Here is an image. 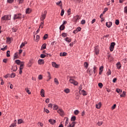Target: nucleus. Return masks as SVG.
<instances>
[{"label":"nucleus","instance_id":"obj_64","mask_svg":"<svg viewBox=\"0 0 127 127\" xmlns=\"http://www.w3.org/2000/svg\"><path fill=\"white\" fill-rule=\"evenodd\" d=\"M124 11L125 12V13L127 14V6H126L124 8Z\"/></svg>","mask_w":127,"mask_h":127},{"label":"nucleus","instance_id":"obj_47","mask_svg":"<svg viewBox=\"0 0 127 127\" xmlns=\"http://www.w3.org/2000/svg\"><path fill=\"white\" fill-rule=\"evenodd\" d=\"M14 1V0H7V2H8V3H12V2Z\"/></svg>","mask_w":127,"mask_h":127},{"label":"nucleus","instance_id":"obj_32","mask_svg":"<svg viewBox=\"0 0 127 127\" xmlns=\"http://www.w3.org/2000/svg\"><path fill=\"white\" fill-rule=\"evenodd\" d=\"M126 96V92L123 91L122 94L120 95V97L122 98H124V97Z\"/></svg>","mask_w":127,"mask_h":127},{"label":"nucleus","instance_id":"obj_31","mask_svg":"<svg viewBox=\"0 0 127 127\" xmlns=\"http://www.w3.org/2000/svg\"><path fill=\"white\" fill-rule=\"evenodd\" d=\"M60 56L62 57V56H66V55H67V54L65 52L64 53H61L60 54Z\"/></svg>","mask_w":127,"mask_h":127},{"label":"nucleus","instance_id":"obj_50","mask_svg":"<svg viewBox=\"0 0 127 127\" xmlns=\"http://www.w3.org/2000/svg\"><path fill=\"white\" fill-rule=\"evenodd\" d=\"M48 74L49 80H51V74H50V72H48Z\"/></svg>","mask_w":127,"mask_h":127},{"label":"nucleus","instance_id":"obj_35","mask_svg":"<svg viewBox=\"0 0 127 127\" xmlns=\"http://www.w3.org/2000/svg\"><path fill=\"white\" fill-rule=\"evenodd\" d=\"M54 82H55V83H56V84L57 85H59V82L58 81V79H57V78H55L54 79Z\"/></svg>","mask_w":127,"mask_h":127},{"label":"nucleus","instance_id":"obj_7","mask_svg":"<svg viewBox=\"0 0 127 127\" xmlns=\"http://www.w3.org/2000/svg\"><path fill=\"white\" fill-rule=\"evenodd\" d=\"M115 46H116V43L115 42L111 43V45L110 46V50L111 52H112V51H114V49L115 48Z\"/></svg>","mask_w":127,"mask_h":127},{"label":"nucleus","instance_id":"obj_29","mask_svg":"<svg viewBox=\"0 0 127 127\" xmlns=\"http://www.w3.org/2000/svg\"><path fill=\"white\" fill-rule=\"evenodd\" d=\"M12 32H16L17 31V28L14 27L12 28Z\"/></svg>","mask_w":127,"mask_h":127},{"label":"nucleus","instance_id":"obj_53","mask_svg":"<svg viewBox=\"0 0 127 127\" xmlns=\"http://www.w3.org/2000/svg\"><path fill=\"white\" fill-rule=\"evenodd\" d=\"M67 13H68V15H70V14H71V9H68L67 10Z\"/></svg>","mask_w":127,"mask_h":127},{"label":"nucleus","instance_id":"obj_54","mask_svg":"<svg viewBox=\"0 0 127 127\" xmlns=\"http://www.w3.org/2000/svg\"><path fill=\"white\" fill-rule=\"evenodd\" d=\"M62 35L63 36V37H66V36H67V33H62Z\"/></svg>","mask_w":127,"mask_h":127},{"label":"nucleus","instance_id":"obj_36","mask_svg":"<svg viewBox=\"0 0 127 127\" xmlns=\"http://www.w3.org/2000/svg\"><path fill=\"white\" fill-rule=\"evenodd\" d=\"M111 74H112V71L111 70V69H109L108 71L107 72V74L108 75V76H109V75H111Z\"/></svg>","mask_w":127,"mask_h":127},{"label":"nucleus","instance_id":"obj_2","mask_svg":"<svg viewBox=\"0 0 127 127\" xmlns=\"http://www.w3.org/2000/svg\"><path fill=\"white\" fill-rule=\"evenodd\" d=\"M47 14V11L46 10H45L43 12V13H42L41 17L40 18L41 21H42L41 25H43L44 19H45Z\"/></svg>","mask_w":127,"mask_h":127},{"label":"nucleus","instance_id":"obj_37","mask_svg":"<svg viewBox=\"0 0 127 127\" xmlns=\"http://www.w3.org/2000/svg\"><path fill=\"white\" fill-rule=\"evenodd\" d=\"M25 91H26V93H28V94L29 95H30L31 94V92H30V91L28 88H26Z\"/></svg>","mask_w":127,"mask_h":127},{"label":"nucleus","instance_id":"obj_15","mask_svg":"<svg viewBox=\"0 0 127 127\" xmlns=\"http://www.w3.org/2000/svg\"><path fill=\"white\" fill-rule=\"evenodd\" d=\"M45 92L44 91V89H41V96H42L43 97H45Z\"/></svg>","mask_w":127,"mask_h":127},{"label":"nucleus","instance_id":"obj_34","mask_svg":"<svg viewBox=\"0 0 127 127\" xmlns=\"http://www.w3.org/2000/svg\"><path fill=\"white\" fill-rule=\"evenodd\" d=\"M75 121H76V117H75V116L72 117L71 118V122H75Z\"/></svg>","mask_w":127,"mask_h":127},{"label":"nucleus","instance_id":"obj_22","mask_svg":"<svg viewBox=\"0 0 127 127\" xmlns=\"http://www.w3.org/2000/svg\"><path fill=\"white\" fill-rule=\"evenodd\" d=\"M52 64L53 67H55V68H58V64H57L56 63L52 62Z\"/></svg>","mask_w":127,"mask_h":127},{"label":"nucleus","instance_id":"obj_60","mask_svg":"<svg viewBox=\"0 0 127 127\" xmlns=\"http://www.w3.org/2000/svg\"><path fill=\"white\" fill-rule=\"evenodd\" d=\"M81 24H85V23H86V21H85V20H82L81 21Z\"/></svg>","mask_w":127,"mask_h":127},{"label":"nucleus","instance_id":"obj_25","mask_svg":"<svg viewBox=\"0 0 127 127\" xmlns=\"http://www.w3.org/2000/svg\"><path fill=\"white\" fill-rule=\"evenodd\" d=\"M68 124H69V119L68 118H66L65 123V127H68V126H67Z\"/></svg>","mask_w":127,"mask_h":127},{"label":"nucleus","instance_id":"obj_55","mask_svg":"<svg viewBox=\"0 0 127 127\" xmlns=\"http://www.w3.org/2000/svg\"><path fill=\"white\" fill-rule=\"evenodd\" d=\"M81 27H77L76 29V30H77V31L78 32H79V31H81Z\"/></svg>","mask_w":127,"mask_h":127},{"label":"nucleus","instance_id":"obj_21","mask_svg":"<svg viewBox=\"0 0 127 127\" xmlns=\"http://www.w3.org/2000/svg\"><path fill=\"white\" fill-rule=\"evenodd\" d=\"M30 12H31V8H28L26 9V13L29 14Z\"/></svg>","mask_w":127,"mask_h":127},{"label":"nucleus","instance_id":"obj_26","mask_svg":"<svg viewBox=\"0 0 127 127\" xmlns=\"http://www.w3.org/2000/svg\"><path fill=\"white\" fill-rule=\"evenodd\" d=\"M64 29H65V25L62 24V25L60 27V30H64Z\"/></svg>","mask_w":127,"mask_h":127},{"label":"nucleus","instance_id":"obj_20","mask_svg":"<svg viewBox=\"0 0 127 127\" xmlns=\"http://www.w3.org/2000/svg\"><path fill=\"white\" fill-rule=\"evenodd\" d=\"M46 44H43L41 47V50H44V49H46Z\"/></svg>","mask_w":127,"mask_h":127},{"label":"nucleus","instance_id":"obj_4","mask_svg":"<svg viewBox=\"0 0 127 127\" xmlns=\"http://www.w3.org/2000/svg\"><path fill=\"white\" fill-rule=\"evenodd\" d=\"M93 69H93H90L87 70V72L88 73V74H89L90 76L92 75L93 73H94V74H96V72H97V67H96V66H94Z\"/></svg>","mask_w":127,"mask_h":127},{"label":"nucleus","instance_id":"obj_1","mask_svg":"<svg viewBox=\"0 0 127 127\" xmlns=\"http://www.w3.org/2000/svg\"><path fill=\"white\" fill-rule=\"evenodd\" d=\"M15 62L17 65H20L19 67V74L21 75V74H22V69H23L24 67V62H21L19 60H16Z\"/></svg>","mask_w":127,"mask_h":127},{"label":"nucleus","instance_id":"obj_10","mask_svg":"<svg viewBox=\"0 0 127 127\" xmlns=\"http://www.w3.org/2000/svg\"><path fill=\"white\" fill-rule=\"evenodd\" d=\"M113 25V23L112 22H106V25L107 27H108V28H110Z\"/></svg>","mask_w":127,"mask_h":127},{"label":"nucleus","instance_id":"obj_45","mask_svg":"<svg viewBox=\"0 0 127 127\" xmlns=\"http://www.w3.org/2000/svg\"><path fill=\"white\" fill-rule=\"evenodd\" d=\"M6 49H7V47L5 46V47L3 48H1L0 50H2V51H4L5 50H6Z\"/></svg>","mask_w":127,"mask_h":127},{"label":"nucleus","instance_id":"obj_43","mask_svg":"<svg viewBox=\"0 0 127 127\" xmlns=\"http://www.w3.org/2000/svg\"><path fill=\"white\" fill-rule=\"evenodd\" d=\"M10 77V78H14L15 77V73H12Z\"/></svg>","mask_w":127,"mask_h":127},{"label":"nucleus","instance_id":"obj_48","mask_svg":"<svg viewBox=\"0 0 127 127\" xmlns=\"http://www.w3.org/2000/svg\"><path fill=\"white\" fill-rule=\"evenodd\" d=\"M58 109V106L56 105H55L54 106V108H53V110H57Z\"/></svg>","mask_w":127,"mask_h":127},{"label":"nucleus","instance_id":"obj_51","mask_svg":"<svg viewBox=\"0 0 127 127\" xmlns=\"http://www.w3.org/2000/svg\"><path fill=\"white\" fill-rule=\"evenodd\" d=\"M98 86L100 88H103V83L100 82L98 83Z\"/></svg>","mask_w":127,"mask_h":127},{"label":"nucleus","instance_id":"obj_3","mask_svg":"<svg viewBox=\"0 0 127 127\" xmlns=\"http://www.w3.org/2000/svg\"><path fill=\"white\" fill-rule=\"evenodd\" d=\"M11 18V15H5L1 17V21L2 22L4 20L7 21V20H10V19Z\"/></svg>","mask_w":127,"mask_h":127},{"label":"nucleus","instance_id":"obj_62","mask_svg":"<svg viewBox=\"0 0 127 127\" xmlns=\"http://www.w3.org/2000/svg\"><path fill=\"white\" fill-rule=\"evenodd\" d=\"M38 126H40V127H43V124H42V123H40V122H39L38 123Z\"/></svg>","mask_w":127,"mask_h":127},{"label":"nucleus","instance_id":"obj_40","mask_svg":"<svg viewBox=\"0 0 127 127\" xmlns=\"http://www.w3.org/2000/svg\"><path fill=\"white\" fill-rule=\"evenodd\" d=\"M115 24H116V25H119V24H120V20H119V19L116 20Z\"/></svg>","mask_w":127,"mask_h":127},{"label":"nucleus","instance_id":"obj_56","mask_svg":"<svg viewBox=\"0 0 127 127\" xmlns=\"http://www.w3.org/2000/svg\"><path fill=\"white\" fill-rule=\"evenodd\" d=\"M62 2L61 1H59V2H57V3H56V4L57 5H61V3H62Z\"/></svg>","mask_w":127,"mask_h":127},{"label":"nucleus","instance_id":"obj_46","mask_svg":"<svg viewBox=\"0 0 127 127\" xmlns=\"http://www.w3.org/2000/svg\"><path fill=\"white\" fill-rule=\"evenodd\" d=\"M79 113H80V112H79L78 110H76L74 112V114H75L76 115H78Z\"/></svg>","mask_w":127,"mask_h":127},{"label":"nucleus","instance_id":"obj_12","mask_svg":"<svg viewBox=\"0 0 127 127\" xmlns=\"http://www.w3.org/2000/svg\"><path fill=\"white\" fill-rule=\"evenodd\" d=\"M75 125H76V123H75L74 122H73L71 123V124L69 123V125L67 126V127H74Z\"/></svg>","mask_w":127,"mask_h":127},{"label":"nucleus","instance_id":"obj_9","mask_svg":"<svg viewBox=\"0 0 127 127\" xmlns=\"http://www.w3.org/2000/svg\"><path fill=\"white\" fill-rule=\"evenodd\" d=\"M38 63L40 65H43V64H44V60L42 59H40L38 60Z\"/></svg>","mask_w":127,"mask_h":127},{"label":"nucleus","instance_id":"obj_38","mask_svg":"<svg viewBox=\"0 0 127 127\" xmlns=\"http://www.w3.org/2000/svg\"><path fill=\"white\" fill-rule=\"evenodd\" d=\"M10 51H7V52H6V56H7V57H10Z\"/></svg>","mask_w":127,"mask_h":127},{"label":"nucleus","instance_id":"obj_23","mask_svg":"<svg viewBox=\"0 0 127 127\" xmlns=\"http://www.w3.org/2000/svg\"><path fill=\"white\" fill-rule=\"evenodd\" d=\"M99 49H98V48L95 47V49H94V52L95 53V54H96V55H98V54H99Z\"/></svg>","mask_w":127,"mask_h":127},{"label":"nucleus","instance_id":"obj_16","mask_svg":"<svg viewBox=\"0 0 127 127\" xmlns=\"http://www.w3.org/2000/svg\"><path fill=\"white\" fill-rule=\"evenodd\" d=\"M25 44H27V42H24L22 43V44H21L20 46V48L21 49L23 47H24V46H25Z\"/></svg>","mask_w":127,"mask_h":127},{"label":"nucleus","instance_id":"obj_13","mask_svg":"<svg viewBox=\"0 0 127 127\" xmlns=\"http://www.w3.org/2000/svg\"><path fill=\"white\" fill-rule=\"evenodd\" d=\"M104 70V66H101L99 67V75L102 74V72H103V70Z\"/></svg>","mask_w":127,"mask_h":127},{"label":"nucleus","instance_id":"obj_57","mask_svg":"<svg viewBox=\"0 0 127 127\" xmlns=\"http://www.w3.org/2000/svg\"><path fill=\"white\" fill-rule=\"evenodd\" d=\"M18 56V53H15V54H14V58L16 59V58H17Z\"/></svg>","mask_w":127,"mask_h":127},{"label":"nucleus","instance_id":"obj_42","mask_svg":"<svg viewBox=\"0 0 127 127\" xmlns=\"http://www.w3.org/2000/svg\"><path fill=\"white\" fill-rule=\"evenodd\" d=\"M65 41H66L67 42H71V40L70 39H69V38L66 37V38H65Z\"/></svg>","mask_w":127,"mask_h":127},{"label":"nucleus","instance_id":"obj_8","mask_svg":"<svg viewBox=\"0 0 127 127\" xmlns=\"http://www.w3.org/2000/svg\"><path fill=\"white\" fill-rule=\"evenodd\" d=\"M58 113L60 115V116H64V111L62 109H59L58 111Z\"/></svg>","mask_w":127,"mask_h":127},{"label":"nucleus","instance_id":"obj_52","mask_svg":"<svg viewBox=\"0 0 127 127\" xmlns=\"http://www.w3.org/2000/svg\"><path fill=\"white\" fill-rule=\"evenodd\" d=\"M40 57H41V58H45V57H46V55H45L44 54H41L40 55Z\"/></svg>","mask_w":127,"mask_h":127},{"label":"nucleus","instance_id":"obj_33","mask_svg":"<svg viewBox=\"0 0 127 127\" xmlns=\"http://www.w3.org/2000/svg\"><path fill=\"white\" fill-rule=\"evenodd\" d=\"M116 92H117V93H118V94H121V93H122V90L120 89H117Z\"/></svg>","mask_w":127,"mask_h":127},{"label":"nucleus","instance_id":"obj_27","mask_svg":"<svg viewBox=\"0 0 127 127\" xmlns=\"http://www.w3.org/2000/svg\"><path fill=\"white\" fill-rule=\"evenodd\" d=\"M81 94L83 95V96H87V92L84 90L81 91Z\"/></svg>","mask_w":127,"mask_h":127},{"label":"nucleus","instance_id":"obj_59","mask_svg":"<svg viewBox=\"0 0 127 127\" xmlns=\"http://www.w3.org/2000/svg\"><path fill=\"white\" fill-rule=\"evenodd\" d=\"M98 126L100 127L101 125H103V122H99L98 123Z\"/></svg>","mask_w":127,"mask_h":127},{"label":"nucleus","instance_id":"obj_14","mask_svg":"<svg viewBox=\"0 0 127 127\" xmlns=\"http://www.w3.org/2000/svg\"><path fill=\"white\" fill-rule=\"evenodd\" d=\"M12 70L13 72H16V71L17 70V66L14 65V66H12Z\"/></svg>","mask_w":127,"mask_h":127},{"label":"nucleus","instance_id":"obj_17","mask_svg":"<svg viewBox=\"0 0 127 127\" xmlns=\"http://www.w3.org/2000/svg\"><path fill=\"white\" fill-rule=\"evenodd\" d=\"M74 18L75 20V22H77L79 19H80V16L78 15H77L76 16L74 17Z\"/></svg>","mask_w":127,"mask_h":127},{"label":"nucleus","instance_id":"obj_41","mask_svg":"<svg viewBox=\"0 0 127 127\" xmlns=\"http://www.w3.org/2000/svg\"><path fill=\"white\" fill-rule=\"evenodd\" d=\"M48 38V34H45L44 36L43 37V39L44 40H46V39H47Z\"/></svg>","mask_w":127,"mask_h":127},{"label":"nucleus","instance_id":"obj_5","mask_svg":"<svg viewBox=\"0 0 127 127\" xmlns=\"http://www.w3.org/2000/svg\"><path fill=\"white\" fill-rule=\"evenodd\" d=\"M69 79H70L69 80V83H70L71 84H73V85H74V86H77L78 85V82H77L76 81L74 80L73 79L72 76H70Z\"/></svg>","mask_w":127,"mask_h":127},{"label":"nucleus","instance_id":"obj_18","mask_svg":"<svg viewBox=\"0 0 127 127\" xmlns=\"http://www.w3.org/2000/svg\"><path fill=\"white\" fill-rule=\"evenodd\" d=\"M101 106H102V104L101 102H99L98 104H96L95 107L96 109H101Z\"/></svg>","mask_w":127,"mask_h":127},{"label":"nucleus","instance_id":"obj_39","mask_svg":"<svg viewBox=\"0 0 127 127\" xmlns=\"http://www.w3.org/2000/svg\"><path fill=\"white\" fill-rule=\"evenodd\" d=\"M84 66L85 68H88V66H89V64H88V63H84Z\"/></svg>","mask_w":127,"mask_h":127},{"label":"nucleus","instance_id":"obj_19","mask_svg":"<svg viewBox=\"0 0 127 127\" xmlns=\"http://www.w3.org/2000/svg\"><path fill=\"white\" fill-rule=\"evenodd\" d=\"M116 65H117V67L118 68V69H121V68H122V65H121L120 62L117 63Z\"/></svg>","mask_w":127,"mask_h":127},{"label":"nucleus","instance_id":"obj_61","mask_svg":"<svg viewBox=\"0 0 127 127\" xmlns=\"http://www.w3.org/2000/svg\"><path fill=\"white\" fill-rule=\"evenodd\" d=\"M7 42H10V41H11V38H7Z\"/></svg>","mask_w":127,"mask_h":127},{"label":"nucleus","instance_id":"obj_30","mask_svg":"<svg viewBox=\"0 0 127 127\" xmlns=\"http://www.w3.org/2000/svg\"><path fill=\"white\" fill-rule=\"evenodd\" d=\"M22 123H23V120L22 119L18 120V125H20L21 124H22Z\"/></svg>","mask_w":127,"mask_h":127},{"label":"nucleus","instance_id":"obj_24","mask_svg":"<svg viewBox=\"0 0 127 127\" xmlns=\"http://www.w3.org/2000/svg\"><path fill=\"white\" fill-rule=\"evenodd\" d=\"M16 123H17V122L16 121V120H15L14 121V123H13L9 127H16Z\"/></svg>","mask_w":127,"mask_h":127},{"label":"nucleus","instance_id":"obj_44","mask_svg":"<svg viewBox=\"0 0 127 127\" xmlns=\"http://www.w3.org/2000/svg\"><path fill=\"white\" fill-rule=\"evenodd\" d=\"M64 12H65V10H64V9H62L61 13V16H63V15H64Z\"/></svg>","mask_w":127,"mask_h":127},{"label":"nucleus","instance_id":"obj_58","mask_svg":"<svg viewBox=\"0 0 127 127\" xmlns=\"http://www.w3.org/2000/svg\"><path fill=\"white\" fill-rule=\"evenodd\" d=\"M116 107H117V104H114V106H112V109L115 110V109H116Z\"/></svg>","mask_w":127,"mask_h":127},{"label":"nucleus","instance_id":"obj_49","mask_svg":"<svg viewBox=\"0 0 127 127\" xmlns=\"http://www.w3.org/2000/svg\"><path fill=\"white\" fill-rule=\"evenodd\" d=\"M40 37H39V35H37L36 36V41L38 42V41L39 40V38Z\"/></svg>","mask_w":127,"mask_h":127},{"label":"nucleus","instance_id":"obj_6","mask_svg":"<svg viewBox=\"0 0 127 127\" xmlns=\"http://www.w3.org/2000/svg\"><path fill=\"white\" fill-rule=\"evenodd\" d=\"M13 19L14 20H15V19H21V14L18 13L14 14Z\"/></svg>","mask_w":127,"mask_h":127},{"label":"nucleus","instance_id":"obj_11","mask_svg":"<svg viewBox=\"0 0 127 127\" xmlns=\"http://www.w3.org/2000/svg\"><path fill=\"white\" fill-rule=\"evenodd\" d=\"M49 122L51 125H54V124L56 123V121H55V120H53V119H50L49 120Z\"/></svg>","mask_w":127,"mask_h":127},{"label":"nucleus","instance_id":"obj_28","mask_svg":"<svg viewBox=\"0 0 127 127\" xmlns=\"http://www.w3.org/2000/svg\"><path fill=\"white\" fill-rule=\"evenodd\" d=\"M64 93H66V94H69L70 93V89L66 88L64 90Z\"/></svg>","mask_w":127,"mask_h":127},{"label":"nucleus","instance_id":"obj_63","mask_svg":"<svg viewBox=\"0 0 127 127\" xmlns=\"http://www.w3.org/2000/svg\"><path fill=\"white\" fill-rule=\"evenodd\" d=\"M38 79L39 80H42V75L40 74L38 76Z\"/></svg>","mask_w":127,"mask_h":127}]
</instances>
